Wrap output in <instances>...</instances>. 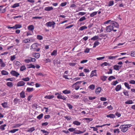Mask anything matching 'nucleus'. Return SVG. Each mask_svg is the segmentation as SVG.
<instances>
[{"label": "nucleus", "mask_w": 135, "mask_h": 135, "mask_svg": "<svg viewBox=\"0 0 135 135\" xmlns=\"http://www.w3.org/2000/svg\"><path fill=\"white\" fill-rule=\"evenodd\" d=\"M105 29V31H104L105 32H110L112 31L116 32L117 31L116 30L114 29V27L111 25L107 26Z\"/></svg>", "instance_id": "1"}, {"label": "nucleus", "mask_w": 135, "mask_h": 135, "mask_svg": "<svg viewBox=\"0 0 135 135\" xmlns=\"http://www.w3.org/2000/svg\"><path fill=\"white\" fill-rule=\"evenodd\" d=\"M55 23L54 21H49L46 23L45 25L48 27H52V28H55Z\"/></svg>", "instance_id": "2"}, {"label": "nucleus", "mask_w": 135, "mask_h": 135, "mask_svg": "<svg viewBox=\"0 0 135 135\" xmlns=\"http://www.w3.org/2000/svg\"><path fill=\"white\" fill-rule=\"evenodd\" d=\"M126 127V126H125L124 125H122L119 127V128L121 129V131L123 132H125L128 130V129Z\"/></svg>", "instance_id": "3"}, {"label": "nucleus", "mask_w": 135, "mask_h": 135, "mask_svg": "<svg viewBox=\"0 0 135 135\" xmlns=\"http://www.w3.org/2000/svg\"><path fill=\"white\" fill-rule=\"evenodd\" d=\"M38 45V44H37L34 43L31 45V50L35 51V50H36V49L37 48Z\"/></svg>", "instance_id": "4"}, {"label": "nucleus", "mask_w": 135, "mask_h": 135, "mask_svg": "<svg viewBox=\"0 0 135 135\" xmlns=\"http://www.w3.org/2000/svg\"><path fill=\"white\" fill-rule=\"evenodd\" d=\"M10 73L13 76L16 77H18L20 75V74L18 73L14 70H12Z\"/></svg>", "instance_id": "5"}, {"label": "nucleus", "mask_w": 135, "mask_h": 135, "mask_svg": "<svg viewBox=\"0 0 135 135\" xmlns=\"http://www.w3.org/2000/svg\"><path fill=\"white\" fill-rule=\"evenodd\" d=\"M97 71L96 70L92 71L91 73V74L90 76V77L91 78L94 76H97Z\"/></svg>", "instance_id": "6"}, {"label": "nucleus", "mask_w": 135, "mask_h": 135, "mask_svg": "<svg viewBox=\"0 0 135 135\" xmlns=\"http://www.w3.org/2000/svg\"><path fill=\"white\" fill-rule=\"evenodd\" d=\"M111 25H112L113 26V27L114 26L117 28H119V25L117 22H114L113 21H112L111 22Z\"/></svg>", "instance_id": "7"}, {"label": "nucleus", "mask_w": 135, "mask_h": 135, "mask_svg": "<svg viewBox=\"0 0 135 135\" xmlns=\"http://www.w3.org/2000/svg\"><path fill=\"white\" fill-rule=\"evenodd\" d=\"M13 101L14 103V105H16L19 102H22V99H19L16 98L14 99Z\"/></svg>", "instance_id": "8"}, {"label": "nucleus", "mask_w": 135, "mask_h": 135, "mask_svg": "<svg viewBox=\"0 0 135 135\" xmlns=\"http://www.w3.org/2000/svg\"><path fill=\"white\" fill-rule=\"evenodd\" d=\"M25 84V83L23 81H20L17 83V86H23Z\"/></svg>", "instance_id": "9"}, {"label": "nucleus", "mask_w": 135, "mask_h": 135, "mask_svg": "<svg viewBox=\"0 0 135 135\" xmlns=\"http://www.w3.org/2000/svg\"><path fill=\"white\" fill-rule=\"evenodd\" d=\"M57 98L58 99H63L64 100H66V98H65L64 96L60 95H59L57 96Z\"/></svg>", "instance_id": "10"}, {"label": "nucleus", "mask_w": 135, "mask_h": 135, "mask_svg": "<svg viewBox=\"0 0 135 135\" xmlns=\"http://www.w3.org/2000/svg\"><path fill=\"white\" fill-rule=\"evenodd\" d=\"M32 56L37 59L38 58L40 57V54L38 53H35L32 54Z\"/></svg>", "instance_id": "11"}, {"label": "nucleus", "mask_w": 135, "mask_h": 135, "mask_svg": "<svg viewBox=\"0 0 135 135\" xmlns=\"http://www.w3.org/2000/svg\"><path fill=\"white\" fill-rule=\"evenodd\" d=\"M52 7H48L45 8L44 10L47 11H50L53 9Z\"/></svg>", "instance_id": "12"}, {"label": "nucleus", "mask_w": 135, "mask_h": 135, "mask_svg": "<svg viewBox=\"0 0 135 135\" xmlns=\"http://www.w3.org/2000/svg\"><path fill=\"white\" fill-rule=\"evenodd\" d=\"M101 88L100 87H98L95 90V93L96 94H98L101 90Z\"/></svg>", "instance_id": "13"}, {"label": "nucleus", "mask_w": 135, "mask_h": 135, "mask_svg": "<svg viewBox=\"0 0 135 135\" xmlns=\"http://www.w3.org/2000/svg\"><path fill=\"white\" fill-rule=\"evenodd\" d=\"M85 131L86 130H85L84 131H81L79 130H77L76 131H75L74 132V133L76 134H79L84 133Z\"/></svg>", "instance_id": "14"}, {"label": "nucleus", "mask_w": 135, "mask_h": 135, "mask_svg": "<svg viewBox=\"0 0 135 135\" xmlns=\"http://www.w3.org/2000/svg\"><path fill=\"white\" fill-rule=\"evenodd\" d=\"M121 88V86L120 85H117L115 88V90L117 91H118L119 90H120V89Z\"/></svg>", "instance_id": "15"}, {"label": "nucleus", "mask_w": 135, "mask_h": 135, "mask_svg": "<svg viewBox=\"0 0 135 135\" xmlns=\"http://www.w3.org/2000/svg\"><path fill=\"white\" fill-rule=\"evenodd\" d=\"M106 117L108 118H113L115 117V115L113 114H110L107 115Z\"/></svg>", "instance_id": "16"}, {"label": "nucleus", "mask_w": 135, "mask_h": 135, "mask_svg": "<svg viewBox=\"0 0 135 135\" xmlns=\"http://www.w3.org/2000/svg\"><path fill=\"white\" fill-rule=\"evenodd\" d=\"M27 68H33L35 69V66L32 64L28 65H27Z\"/></svg>", "instance_id": "17"}, {"label": "nucleus", "mask_w": 135, "mask_h": 135, "mask_svg": "<svg viewBox=\"0 0 135 135\" xmlns=\"http://www.w3.org/2000/svg\"><path fill=\"white\" fill-rule=\"evenodd\" d=\"M99 36H95L93 37H92L91 40H92L95 41L98 40L99 39Z\"/></svg>", "instance_id": "18"}, {"label": "nucleus", "mask_w": 135, "mask_h": 135, "mask_svg": "<svg viewBox=\"0 0 135 135\" xmlns=\"http://www.w3.org/2000/svg\"><path fill=\"white\" fill-rule=\"evenodd\" d=\"M20 97L22 98H24L25 97V93L22 91L20 93Z\"/></svg>", "instance_id": "19"}, {"label": "nucleus", "mask_w": 135, "mask_h": 135, "mask_svg": "<svg viewBox=\"0 0 135 135\" xmlns=\"http://www.w3.org/2000/svg\"><path fill=\"white\" fill-rule=\"evenodd\" d=\"M121 67V66L115 65L114 66V69L115 70H119V69Z\"/></svg>", "instance_id": "20"}, {"label": "nucleus", "mask_w": 135, "mask_h": 135, "mask_svg": "<svg viewBox=\"0 0 135 135\" xmlns=\"http://www.w3.org/2000/svg\"><path fill=\"white\" fill-rule=\"evenodd\" d=\"M7 86L9 88H11L13 87V85L12 83L11 82H8L6 83Z\"/></svg>", "instance_id": "21"}, {"label": "nucleus", "mask_w": 135, "mask_h": 135, "mask_svg": "<svg viewBox=\"0 0 135 135\" xmlns=\"http://www.w3.org/2000/svg\"><path fill=\"white\" fill-rule=\"evenodd\" d=\"M110 66V65L109 63L105 62L102 64H101L100 66L102 67H104V66Z\"/></svg>", "instance_id": "22"}, {"label": "nucleus", "mask_w": 135, "mask_h": 135, "mask_svg": "<svg viewBox=\"0 0 135 135\" xmlns=\"http://www.w3.org/2000/svg\"><path fill=\"white\" fill-rule=\"evenodd\" d=\"M28 28L29 30L33 31L34 29V27L33 25H30L28 26Z\"/></svg>", "instance_id": "23"}, {"label": "nucleus", "mask_w": 135, "mask_h": 135, "mask_svg": "<svg viewBox=\"0 0 135 135\" xmlns=\"http://www.w3.org/2000/svg\"><path fill=\"white\" fill-rule=\"evenodd\" d=\"M73 124L77 126H79L81 124V123L77 121H75L73 122Z\"/></svg>", "instance_id": "24"}, {"label": "nucleus", "mask_w": 135, "mask_h": 135, "mask_svg": "<svg viewBox=\"0 0 135 135\" xmlns=\"http://www.w3.org/2000/svg\"><path fill=\"white\" fill-rule=\"evenodd\" d=\"M54 97V96L53 95H46V96L45 98L46 99H51L53 98Z\"/></svg>", "instance_id": "25"}, {"label": "nucleus", "mask_w": 135, "mask_h": 135, "mask_svg": "<svg viewBox=\"0 0 135 135\" xmlns=\"http://www.w3.org/2000/svg\"><path fill=\"white\" fill-rule=\"evenodd\" d=\"M107 77L105 76H101L100 77L101 79L103 81H105L107 78Z\"/></svg>", "instance_id": "26"}, {"label": "nucleus", "mask_w": 135, "mask_h": 135, "mask_svg": "<svg viewBox=\"0 0 135 135\" xmlns=\"http://www.w3.org/2000/svg\"><path fill=\"white\" fill-rule=\"evenodd\" d=\"M62 93L65 94H69L70 93L71 91L70 90H65L62 91Z\"/></svg>", "instance_id": "27"}, {"label": "nucleus", "mask_w": 135, "mask_h": 135, "mask_svg": "<svg viewBox=\"0 0 135 135\" xmlns=\"http://www.w3.org/2000/svg\"><path fill=\"white\" fill-rule=\"evenodd\" d=\"M1 73L3 75H6L8 74V72L4 70H2L1 71Z\"/></svg>", "instance_id": "28"}, {"label": "nucleus", "mask_w": 135, "mask_h": 135, "mask_svg": "<svg viewBox=\"0 0 135 135\" xmlns=\"http://www.w3.org/2000/svg\"><path fill=\"white\" fill-rule=\"evenodd\" d=\"M57 54V51L56 50H54L51 53V56H56Z\"/></svg>", "instance_id": "29"}, {"label": "nucleus", "mask_w": 135, "mask_h": 135, "mask_svg": "<svg viewBox=\"0 0 135 135\" xmlns=\"http://www.w3.org/2000/svg\"><path fill=\"white\" fill-rule=\"evenodd\" d=\"M6 124H4L3 125H2L0 126V129L2 131H4L5 130V127L6 126Z\"/></svg>", "instance_id": "30"}, {"label": "nucleus", "mask_w": 135, "mask_h": 135, "mask_svg": "<svg viewBox=\"0 0 135 135\" xmlns=\"http://www.w3.org/2000/svg\"><path fill=\"white\" fill-rule=\"evenodd\" d=\"M2 105L4 108H5L8 107L7 103V102H4L3 103H2Z\"/></svg>", "instance_id": "31"}, {"label": "nucleus", "mask_w": 135, "mask_h": 135, "mask_svg": "<svg viewBox=\"0 0 135 135\" xmlns=\"http://www.w3.org/2000/svg\"><path fill=\"white\" fill-rule=\"evenodd\" d=\"M95 86L94 84H92L90 85L89 87L88 88L89 89H91V90H93L94 89V88H95Z\"/></svg>", "instance_id": "32"}, {"label": "nucleus", "mask_w": 135, "mask_h": 135, "mask_svg": "<svg viewBox=\"0 0 135 135\" xmlns=\"http://www.w3.org/2000/svg\"><path fill=\"white\" fill-rule=\"evenodd\" d=\"M19 3H16L13 5L11 6V7L13 8H15L16 7H19Z\"/></svg>", "instance_id": "33"}, {"label": "nucleus", "mask_w": 135, "mask_h": 135, "mask_svg": "<svg viewBox=\"0 0 135 135\" xmlns=\"http://www.w3.org/2000/svg\"><path fill=\"white\" fill-rule=\"evenodd\" d=\"M87 28V27L84 26L80 27L79 28V30L81 31H83L84 30L86 29Z\"/></svg>", "instance_id": "34"}, {"label": "nucleus", "mask_w": 135, "mask_h": 135, "mask_svg": "<svg viewBox=\"0 0 135 135\" xmlns=\"http://www.w3.org/2000/svg\"><path fill=\"white\" fill-rule=\"evenodd\" d=\"M84 120H86L87 122L89 123L90 122L93 120V119L91 118H85L84 119Z\"/></svg>", "instance_id": "35"}, {"label": "nucleus", "mask_w": 135, "mask_h": 135, "mask_svg": "<svg viewBox=\"0 0 135 135\" xmlns=\"http://www.w3.org/2000/svg\"><path fill=\"white\" fill-rule=\"evenodd\" d=\"M33 88H29L28 87L26 89V91L28 92H30L33 91Z\"/></svg>", "instance_id": "36"}, {"label": "nucleus", "mask_w": 135, "mask_h": 135, "mask_svg": "<svg viewBox=\"0 0 135 135\" xmlns=\"http://www.w3.org/2000/svg\"><path fill=\"white\" fill-rule=\"evenodd\" d=\"M97 12H93L92 13H91L90 14V16L91 17H93L95 15H96L97 14Z\"/></svg>", "instance_id": "37"}, {"label": "nucleus", "mask_w": 135, "mask_h": 135, "mask_svg": "<svg viewBox=\"0 0 135 135\" xmlns=\"http://www.w3.org/2000/svg\"><path fill=\"white\" fill-rule=\"evenodd\" d=\"M15 29L17 28H20L22 27V25H21L16 24L15 26Z\"/></svg>", "instance_id": "38"}, {"label": "nucleus", "mask_w": 135, "mask_h": 135, "mask_svg": "<svg viewBox=\"0 0 135 135\" xmlns=\"http://www.w3.org/2000/svg\"><path fill=\"white\" fill-rule=\"evenodd\" d=\"M71 98L73 99H78L79 97V95H76L74 94L72 95L71 96Z\"/></svg>", "instance_id": "39"}, {"label": "nucleus", "mask_w": 135, "mask_h": 135, "mask_svg": "<svg viewBox=\"0 0 135 135\" xmlns=\"http://www.w3.org/2000/svg\"><path fill=\"white\" fill-rule=\"evenodd\" d=\"M35 130L34 127H32L29 128L27 131V132H31Z\"/></svg>", "instance_id": "40"}, {"label": "nucleus", "mask_w": 135, "mask_h": 135, "mask_svg": "<svg viewBox=\"0 0 135 135\" xmlns=\"http://www.w3.org/2000/svg\"><path fill=\"white\" fill-rule=\"evenodd\" d=\"M43 114H40L39 115L37 116V118L39 120L41 119L42 118L43 116Z\"/></svg>", "instance_id": "41"}, {"label": "nucleus", "mask_w": 135, "mask_h": 135, "mask_svg": "<svg viewBox=\"0 0 135 135\" xmlns=\"http://www.w3.org/2000/svg\"><path fill=\"white\" fill-rule=\"evenodd\" d=\"M99 44V42L98 41H95L94 43V45L93 46V47L95 48L97 46H98Z\"/></svg>", "instance_id": "42"}, {"label": "nucleus", "mask_w": 135, "mask_h": 135, "mask_svg": "<svg viewBox=\"0 0 135 135\" xmlns=\"http://www.w3.org/2000/svg\"><path fill=\"white\" fill-rule=\"evenodd\" d=\"M126 104H131L133 103V102L132 100H128L125 102Z\"/></svg>", "instance_id": "43"}, {"label": "nucleus", "mask_w": 135, "mask_h": 135, "mask_svg": "<svg viewBox=\"0 0 135 135\" xmlns=\"http://www.w3.org/2000/svg\"><path fill=\"white\" fill-rule=\"evenodd\" d=\"M19 130V129H13L12 130H11L9 131V132L12 133H14L15 132H16L18 131Z\"/></svg>", "instance_id": "44"}, {"label": "nucleus", "mask_w": 135, "mask_h": 135, "mask_svg": "<svg viewBox=\"0 0 135 135\" xmlns=\"http://www.w3.org/2000/svg\"><path fill=\"white\" fill-rule=\"evenodd\" d=\"M26 69V67L25 66H22L20 69V70L21 71H23Z\"/></svg>", "instance_id": "45"}, {"label": "nucleus", "mask_w": 135, "mask_h": 135, "mask_svg": "<svg viewBox=\"0 0 135 135\" xmlns=\"http://www.w3.org/2000/svg\"><path fill=\"white\" fill-rule=\"evenodd\" d=\"M118 56H109L108 57V59H109L113 60L115 59V58L117 57Z\"/></svg>", "instance_id": "46"}, {"label": "nucleus", "mask_w": 135, "mask_h": 135, "mask_svg": "<svg viewBox=\"0 0 135 135\" xmlns=\"http://www.w3.org/2000/svg\"><path fill=\"white\" fill-rule=\"evenodd\" d=\"M22 80L25 81H27L30 80V78L28 77H27L25 78H23Z\"/></svg>", "instance_id": "47"}, {"label": "nucleus", "mask_w": 135, "mask_h": 135, "mask_svg": "<svg viewBox=\"0 0 135 135\" xmlns=\"http://www.w3.org/2000/svg\"><path fill=\"white\" fill-rule=\"evenodd\" d=\"M14 63L15 65L17 66H19L20 65V63L18 61H15Z\"/></svg>", "instance_id": "48"}, {"label": "nucleus", "mask_w": 135, "mask_h": 135, "mask_svg": "<svg viewBox=\"0 0 135 135\" xmlns=\"http://www.w3.org/2000/svg\"><path fill=\"white\" fill-rule=\"evenodd\" d=\"M113 132L114 133H119L120 132V131L119 129L118 128L114 129Z\"/></svg>", "instance_id": "49"}, {"label": "nucleus", "mask_w": 135, "mask_h": 135, "mask_svg": "<svg viewBox=\"0 0 135 135\" xmlns=\"http://www.w3.org/2000/svg\"><path fill=\"white\" fill-rule=\"evenodd\" d=\"M86 19V18L84 16L83 17H81L80 18L78 21H79L80 22H81L83 21H84Z\"/></svg>", "instance_id": "50"}, {"label": "nucleus", "mask_w": 135, "mask_h": 135, "mask_svg": "<svg viewBox=\"0 0 135 135\" xmlns=\"http://www.w3.org/2000/svg\"><path fill=\"white\" fill-rule=\"evenodd\" d=\"M124 85L128 89H130V87L129 86V85L128 84L127 82H125L124 83Z\"/></svg>", "instance_id": "51"}, {"label": "nucleus", "mask_w": 135, "mask_h": 135, "mask_svg": "<svg viewBox=\"0 0 135 135\" xmlns=\"http://www.w3.org/2000/svg\"><path fill=\"white\" fill-rule=\"evenodd\" d=\"M114 4V2L113 1H110L109 3L108 6H111Z\"/></svg>", "instance_id": "52"}, {"label": "nucleus", "mask_w": 135, "mask_h": 135, "mask_svg": "<svg viewBox=\"0 0 135 135\" xmlns=\"http://www.w3.org/2000/svg\"><path fill=\"white\" fill-rule=\"evenodd\" d=\"M113 79H115V78L114 76H112L109 77L108 80L109 81H111Z\"/></svg>", "instance_id": "53"}, {"label": "nucleus", "mask_w": 135, "mask_h": 135, "mask_svg": "<svg viewBox=\"0 0 135 135\" xmlns=\"http://www.w3.org/2000/svg\"><path fill=\"white\" fill-rule=\"evenodd\" d=\"M16 59V56L15 55H13L12 56H11V61H13Z\"/></svg>", "instance_id": "54"}, {"label": "nucleus", "mask_w": 135, "mask_h": 135, "mask_svg": "<svg viewBox=\"0 0 135 135\" xmlns=\"http://www.w3.org/2000/svg\"><path fill=\"white\" fill-rule=\"evenodd\" d=\"M108 34L104 35L103 34H101L99 35V36L100 37H107L108 36Z\"/></svg>", "instance_id": "55"}, {"label": "nucleus", "mask_w": 135, "mask_h": 135, "mask_svg": "<svg viewBox=\"0 0 135 135\" xmlns=\"http://www.w3.org/2000/svg\"><path fill=\"white\" fill-rule=\"evenodd\" d=\"M37 38L39 40H42L43 39V37L41 35H37Z\"/></svg>", "instance_id": "56"}, {"label": "nucleus", "mask_w": 135, "mask_h": 135, "mask_svg": "<svg viewBox=\"0 0 135 135\" xmlns=\"http://www.w3.org/2000/svg\"><path fill=\"white\" fill-rule=\"evenodd\" d=\"M67 4V3L66 2H62L60 4V6L62 7H64Z\"/></svg>", "instance_id": "57"}, {"label": "nucleus", "mask_w": 135, "mask_h": 135, "mask_svg": "<svg viewBox=\"0 0 135 135\" xmlns=\"http://www.w3.org/2000/svg\"><path fill=\"white\" fill-rule=\"evenodd\" d=\"M76 64V63L75 62H70L69 63V65L70 66H74Z\"/></svg>", "instance_id": "58"}, {"label": "nucleus", "mask_w": 135, "mask_h": 135, "mask_svg": "<svg viewBox=\"0 0 135 135\" xmlns=\"http://www.w3.org/2000/svg\"><path fill=\"white\" fill-rule=\"evenodd\" d=\"M30 58H31L30 59V62H35L36 61V59L35 58H32L31 57H30Z\"/></svg>", "instance_id": "59"}, {"label": "nucleus", "mask_w": 135, "mask_h": 135, "mask_svg": "<svg viewBox=\"0 0 135 135\" xmlns=\"http://www.w3.org/2000/svg\"><path fill=\"white\" fill-rule=\"evenodd\" d=\"M123 93L125 95L127 96H129L128 92L127 91L125 90L123 92Z\"/></svg>", "instance_id": "60"}, {"label": "nucleus", "mask_w": 135, "mask_h": 135, "mask_svg": "<svg viewBox=\"0 0 135 135\" xmlns=\"http://www.w3.org/2000/svg\"><path fill=\"white\" fill-rule=\"evenodd\" d=\"M86 14V12H81L78 13V15L81 16H82L85 15Z\"/></svg>", "instance_id": "61"}, {"label": "nucleus", "mask_w": 135, "mask_h": 135, "mask_svg": "<svg viewBox=\"0 0 135 135\" xmlns=\"http://www.w3.org/2000/svg\"><path fill=\"white\" fill-rule=\"evenodd\" d=\"M49 123L47 122L43 123L42 124V126H46L48 125Z\"/></svg>", "instance_id": "62"}, {"label": "nucleus", "mask_w": 135, "mask_h": 135, "mask_svg": "<svg viewBox=\"0 0 135 135\" xmlns=\"http://www.w3.org/2000/svg\"><path fill=\"white\" fill-rule=\"evenodd\" d=\"M68 130L70 132H73L74 131H75V129L73 128H70Z\"/></svg>", "instance_id": "63"}, {"label": "nucleus", "mask_w": 135, "mask_h": 135, "mask_svg": "<svg viewBox=\"0 0 135 135\" xmlns=\"http://www.w3.org/2000/svg\"><path fill=\"white\" fill-rule=\"evenodd\" d=\"M67 106L69 107V109H71L73 108V106L71 105L69 103H67Z\"/></svg>", "instance_id": "64"}]
</instances>
